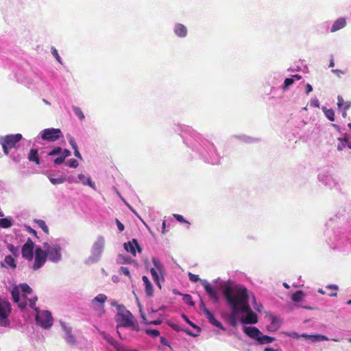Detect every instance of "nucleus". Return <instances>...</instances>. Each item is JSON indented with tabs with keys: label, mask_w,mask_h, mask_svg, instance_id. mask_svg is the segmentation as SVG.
I'll return each mask as SVG.
<instances>
[{
	"label": "nucleus",
	"mask_w": 351,
	"mask_h": 351,
	"mask_svg": "<svg viewBox=\"0 0 351 351\" xmlns=\"http://www.w3.org/2000/svg\"><path fill=\"white\" fill-rule=\"evenodd\" d=\"M116 223L117 226V228L120 232L123 231L124 230V226L123 223H121L117 219H116Z\"/></svg>",
	"instance_id": "obj_56"
},
{
	"label": "nucleus",
	"mask_w": 351,
	"mask_h": 351,
	"mask_svg": "<svg viewBox=\"0 0 351 351\" xmlns=\"http://www.w3.org/2000/svg\"><path fill=\"white\" fill-rule=\"evenodd\" d=\"M293 82L294 80L293 78H286L282 87L283 90H287L289 87L293 84Z\"/></svg>",
	"instance_id": "obj_39"
},
{
	"label": "nucleus",
	"mask_w": 351,
	"mask_h": 351,
	"mask_svg": "<svg viewBox=\"0 0 351 351\" xmlns=\"http://www.w3.org/2000/svg\"><path fill=\"white\" fill-rule=\"evenodd\" d=\"M64 241L58 239L43 244V247H36L35 249L34 261L32 263L31 268L36 271L41 268L48 259L49 261L57 263L61 261L62 245Z\"/></svg>",
	"instance_id": "obj_3"
},
{
	"label": "nucleus",
	"mask_w": 351,
	"mask_h": 351,
	"mask_svg": "<svg viewBox=\"0 0 351 351\" xmlns=\"http://www.w3.org/2000/svg\"><path fill=\"white\" fill-rule=\"evenodd\" d=\"M346 18H339L337 19L332 25L330 27V32L334 33L338 30L343 29L346 25Z\"/></svg>",
	"instance_id": "obj_20"
},
{
	"label": "nucleus",
	"mask_w": 351,
	"mask_h": 351,
	"mask_svg": "<svg viewBox=\"0 0 351 351\" xmlns=\"http://www.w3.org/2000/svg\"><path fill=\"white\" fill-rule=\"evenodd\" d=\"M117 351H138V350L132 349L128 346L121 344Z\"/></svg>",
	"instance_id": "obj_49"
},
{
	"label": "nucleus",
	"mask_w": 351,
	"mask_h": 351,
	"mask_svg": "<svg viewBox=\"0 0 351 351\" xmlns=\"http://www.w3.org/2000/svg\"><path fill=\"white\" fill-rule=\"evenodd\" d=\"M64 159L65 158L62 156L60 155L59 157H58L57 158H56L54 160V162L56 165H60L64 161Z\"/></svg>",
	"instance_id": "obj_54"
},
{
	"label": "nucleus",
	"mask_w": 351,
	"mask_h": 351,
	"mask_svg": "<svg viewBox=\"0 0 351 351\" xmlns=\"http://www.w3.org/2000/svg\"><path fill=\"white\" fill-rule=\"evenodd\" d=\"M37 223L38 225V226L45 232V233H48L49 232V228L46 224V223L43 221V220H38L37 221Z\"/></svg>",
	"instance_id": "obj_40"
},
{
	"label": "nucleus",
	"mask_w": 351,
	"mask_h": 351,
	"mask_svg": "<svg viewBox=\"0 0 351 351\" xmlns=\"http://www.w3.org/2000/svg\"><path fill=\"white\" fill-rule=\"evenodd\" d=\"M210 323L211 324H213V326H215V327H217L223 330H225L226 328L222 326V324L218 321L217 320L215 317H213V318L210 319V320H209Z\"/></svg>",
	"instance_id": "obj_38"
},
{
	"label": "nucleus",
	"mask_w": 351,
	"mask_h": 351,
	"mask_svg": "<svg viewBox=\"0 0 351 351\" xmlns=\"http://www.w3.org/2000/svg\"><path fill=\"white\" fill-rule=\"evenodd\" d=\"M22 139L21 134H9L0 136V145H2L3 152L8 155L12 148L15 147L16 144Z\"/></svg>",
	"instance_id": "obj_9"
},
{
	"label": "nucleus",
	"mask_w": 351,
	"mask_h": 351,
	"mask_svg": "<svg viewBox=\"0 0 351 351\" xmlns=\"http://www.w3.org/2000/svg\"><path fill=\"white\" fill-rule=\"evenodd\" d=\"M51 53H52L53 56L56 58L57 61H58L60 63H61L62 62H61V58L59 56V54L58 53V51L56 50V48H54V47L51 48Z\"/></svg>",
	"instance_id": "obj_50"
},
{
	"label": "nucleus",
	"mask_w": 351,
	"mask_h": 351,
	"mask_svg": "<svg viewBox=\"0 0 351 351\" xmlns=\"http://www.w3.org/2000/svg\"><path fill=\"white\" fill-rule=\"evenodd\" d=\"M25 230L30 234H33L34 235L36 234V232L29 226H25Z\"/></svg>",
	"instance_id": "obj_63"
},
{
	"label": "nucleus",
	"mask_w": 351,
	"mask_h": 351,
	"mask_svg": "<svg viewBox=\"0 0 351 351\" xmlns=\"http://www.w3.org/2000/svg\"><path fill=\"white\" fill-rule=\"evenodd\" d=\"M106 300L107 296L101 293L91 300L90 306L97 315L101 316L105 313L104 304Z\"/></svg>",
	"instance_id": "obj_11"
},
{
	"label": "nucleus",
	"mask_w": 351,
	"mask_h": 351,
	"mask_svg": "<svg viewBox=\"0 0 351 351\" xmlns=\"http://www.w3.org/2000/svg\"><path fill=\"white\" fill-rule=\"evenodd\" d=\"M152 263L154 265V267L151 269V274L154 282L158 285L159 287H160V278L163 277V265L162 264L160 260L155 257L152 258Z\"/></svg>",
	"instance_id": "obj_13"
},
{
	"label": "nucleus",
	"mask_w": 351,
	"mask_h": 351,
	"mask_svg": "<svg viewBox=\"0 0 351 351\" xmlns=\"http://www.w3.org/2000/svg\"><path fill=\"white\" fill-rule=\"evenodd\" d=\"M49 179L53 184H62L64 182H66V178H64V177L53 178L49 176Z\"/></svg>",
	"instance_id": "obj_34"
},
{
	"label": "nucleus",
	"mask_w": 351,
	"mask_h": 351,
	"mask_svg": "<svg viewBox=\"0 0 351 351\" xmlns=\"http://www.w3.org/2000/svg\"><path fill=\"white\" fill-rule=\"evenodd\" d=\"M325 116L330 120L333 121L335 120V112L332 109H326L325 107L322 108Z\"/></svg>",
	"instance_id": "obj_31"
},
{
	"label": "nucleus",
	"mask_w": 351,
	"mask_h": 351,
	"mask_svg": "<svg viewBox=\"0 0 351 351\" xmlns=\"http://www.w3.org/2000/svg\"><path fill=\"white\" fill-rule=\"evenodd\" d=\"M8 249L14 256H18L19 254V247L14 246L12 244H8L7 245Z\"/></svg>",
	"instance_id": "obj_33"
},
{
	"label": "nucleus",
	"mask_w": 351,
	"mask_h": 351,
	"mask_svg": "<svg viewBox=\"0 0 351 351\" xmlns=\"http://www.w3.org/2000/svg\"><path fill=\"white\" fill-rule=\"evenodd\" d=\"M201 283L203 285L206 293L209 298L215 302L218 303L219 302V294L214 287L207 280H201Z\"/></svg>",
	"instance_id": "obj_16"
},
{
	"label": "nucleus",
	"mask_w": 351,
	"mask_h": 351,
	"mask_svg": "<svg viewBox=\"0 0 351 351\" xmlns=\"http://www.w3.org/2000/svg\"><path fill=\"white\" fill-rule=\"evenodd\" d=\"M348 236L346 232L341 229L335 230L327 240L330 247L332 249L340 250L346 245Z\"/></svg>",
	"instance_id": "obj_8"
},
{
	"label": "nucleus",
	"mask_w": 351,
	"mask_h": 351,
	"mask_svg": "<svg viewBox=\"0 0 351 351\" xmlns=\"http://www.w3.org/2000/svg\"><path fill=\"white\" fill-rule=\"evenodd\" d=\"M37 297L29 300V306L36 311V322L38 325L43 328H49L52 326L53 319L51 313L47 310H39L36 307Z\"/></svg>",
	"instance_id": "obj_5"
},
{
	"label": "nucleus",
	"mask_w": 351,
	"mask_h": 351,
	"mask_svg": "<svg viewBox=\"0 0 351 351\" xmlns=\"http://www.w3.org/2000/svg\"><path fill=\"white\" fill-rule=\"evenodd\" d=\"M239 138L241 141H243V142L247 143H254L258 141L256 138L247 136L245 135L240 136Z\"/></svg>",
	"instance_id": "obj_36"
},
{
	"label": "nucleus",
	"mask_w": 351,
	"mask_h": 351,
	"mask_svg": "<svg viewBox=\"0 0 351 351\" xmlns=\"http://www.w3.org/2000/svg\"><path fill=\"white\" fill-rule=\"evenodd\" d=\"M338 140L339 142L337 145V149L339 151L343 150L346 146L348 147V145L351 144L347 134H345L343 138H339Z\"/></svg>",
	"instance_id": "obj_25"
},
{
	"label": "nucleus",
	"mask_w": 351,
	"mask_h": 351,
	"mask_svg": "<svg viewBox=\"0 0 351 351\" xmlns=\"http://www.w3.org/2000/svg\"><path fill=\"white\" fill-rule=\"evenodd\" d=\"M182 132L186 145L197 153L205 162L212 165L219 164L221 156L213 143L203 138L200 134L189 126H183Z\"/></svg>",
	"instance_id": "obj_2"
},
{
	"label": "nucleus",
	"mask_w": 351,
	"mask_h": 351,
	"mask_svg": "<svg viewBox=\"0 0 351 351\" xmlns=\"http://www.w3.org/2000/svg\"><path fill=\"white\" fill-rule=\"evenodd\" d=\"M223 295L226 306L230 309L225 319L231 326L237 327L239 323L242 324L243 332L258 344H267L275 340L263 335L256 327L246 326L256 324L258 316L250 307V293L243 285L226 286Z\"/></svg>",
	"instance_id": "obj_1"
},
{
	"label": "nucleus",
	"mask_w": 351,
	"mask_h": 351,
	"mask_svg": "<svg viewBox=\"0 0 351 351\" xmlns=\"http://www.w3.org/2000/svg\"><path fill=\"white\" fill-rule=\"evenodd\" d=\"M61 326L65 332V339L69 343H73L75 341L74 337L71 335V328L67 326L65 323L61 322Z\"/></svg>",
	"instance_id": "obj_22"
},
{
	"label": "nucleus",
	"mask_w": 351,
	"mask_h": 351,
	"mask_svg": "<svg viewBox=\"0 0 351 351\" xmlns=\"http://www.w3.org/2000/svg\"><path fill=\"white\" fill-rule=\"evenodd\" d=\"M74 155L77 158L82 160V156L81 154L80 153V152L78 151L77 148L74 149Z\"/></svg>",
	"instance_id": "obj_60"
},
{
	"label": "nucleus",
	"mask_w": 351,
	"mask_h": 351,
	"mask_svg": "<svg viewBox=\"0 0 351 351\" xmlns=\"http://www.w3.org/2000/svg\"><path fill=\"white\" fill-rule=\"evenodd\" d=\"M32 292L31 287L27 284H21L14 287L12 291V296L15 303L18 304L21 309H24L29 304V300L27 299V295Z\"/></svg>",
	"instance_id": "obj_6"
},
{
	"label": "nucleus",
	"mask_w": 351,
	"mask_h": 351,
	"mask_svg": "<svg viewBox=\"0 0 351 351\" xmlns=\"http://www.w3.org/2000/svg\"><path fill=\"white\" fill-rule=\"evenodd\" d=\"M183 301L191 306L194 305V302L192 301V297L189 294H184L182 298Z\"/></svg>",
	"instance_id": "obj_42"
},
{
	"label": "nucleus",
	"mask_w": 351,
	"mask_h": 351,
	"mask_svg": "<svg viewBox=\"0 0 351 351\" xmlns=\"http://www.w3.org/2000/svg\"><path fill=\"white\" fill-rule=\"evenodd\" d=\"M12 307L10 303L5 298L0 297V326L7 327L10 325L9 316Z\"/></svg>",
	"instance_id": "obj_10"
},
{
	"label": "nucleus",
	"mask_w": 351,
	"mask_h": 351,
	"mask_svg": "<svg viewBox=\"0 0 351 351\" xmlns=\"http://www.w3.org/2000/svg\"><path fill=\"white\" fill-rule=\"evenodd\" d=\"M173 33L179 38H185L188 34L187 27L182 23H176L173 26Z\"/></svg>",
	"instance_id": "obj_19"
},
{
	"label": "nucleus",
	"mask_w": 351,
	"mask_h": 351,
	"mask_svg": "<svg viewBox=\"0 0 351 351\" xmlns=\"http://www.w3.org/2000/svg\"><path fill=\"white\" fill-rule=\"evenodd\" d=\"M114 319L117 322V333L121 339H128L126 336L122 335L120 330L121 328H129L134 331L139 330L134 316L123 305H117V313Z\"/></svg>",
	"instance_id": "obj_4"
},
{
	"label": "nucleus",
	"mask_w": 351,
	"mask_h": 351,
	"mask_svg": "<svg viewBox=\"0 0 351 351\" xmlns=\"http://www.w3.org/2000/svg\"><path fill=\"white\" fill-rule=\"evenodd\" d=\"M1 266L7 269H14L16 267V261L12 256L8 255L5 257L3 261L1 263Z\"/></svg>",
	"instance_id": "obj_21"
},
{
	"label": "nucleus",
	"mask_w": 351,
	"mask_h": 351,
	"mask_svg": "<svg viewBox=\"0 0 351 351\" xmlns=\"http://www.w3.org/2000/svg\"><path fill=\"white\" fill-rule=\"evenodd\" d=\"M306 339L312 342H320L328 340L327 337L322 335H308Z\"/></svg>",
	"instance_id": "obj_27"
},
{
	"label": "nucleus",
	"mask_w": 351,
	"mask_h": 351,
	"mask_svg": "<svg viewBox=\"0 0 351 351\" xmlns=\"http://www.w3.org/2000/svg\"><path fill=\"white\" fill-rule=\"evenodd\" d=\"M182 317L184 318V319L186 322V323H188L189 325H191V326H193V328H197V326L195 325L193 322H191L189 319L188 317L184 315H182Z\"/></svg>",
	"instance_id": "obj_59"
},
{
	"label": "nucleus",
	"mask_w": 351,
	"mask_h": 351,
	"mask_svg": "<svg viewBox=\"0 0 351 351\" xmlns=\"http://www.w3.org/2000/svg\"><path fill=\"white\" fill-rule=\"evenodd\" d=\"M204 315L208 321L214 317L213 314L209 310H206Z\"/></svg>",
	"instance_id": "obj_57"
},
{
	"label": "nucleus",
	"mask_w": 351,
	"mask_h": 351,
	"mask_svg": "<svg viewBox=\"0 0 351 351\" xmlns=\"http://www.w3.org/2000/svg\"><path fill=\"white\" fill-rule=\"evenodd\" d=\"M326 288L328 289H332L335 291H337L339 289L338 286L336 285H328L326 287Z\"/></svg>",
	"instance_id": "obj_62"
},
{
	"label": "nucleus",
	"mask_w": 351,
	"mask_h": 351,
	"mask_svg": "<svg viewBox=\"0 0 351 351\" xmlns=\"http://www.w3.org/2000/svg\"><path fill=\"white\" fill-rule=\"evenodd\" d=\"M252 298H253V307L258 312H261V309H262V306L261 304H258L256 303V299L254 298V295H252Z\"/></svg>",
	"instance_id": "obj_51"
},
{
	"label": "nucleus",
	"mask_w": 351,
	"mask_h": 351,
	"mask_svg": "<svg viewBox=\"0 0 351 351\" xmlns=\"http://www.w3.org/2000/svg\"><path fill=\"white\" fill-rule=\"evenodd\" d=\"M310 106L315 108L319 107V101L317 98H313L310 101Z\"/></svg>",
	"instance_id": "obj_52"
},
{
	"label": "nucleus",
	"mask_w": 351,
	"mask_h": 351,
	"mask_svg": "<svg viewBox=\"0 0 351 351\" xmlns=\"http://www.w3.org/2000/svg\"><path fill=\"white\" fill-rule=\"evenodd\" d=\"M189 280L191 281V282H196L197 281H200L201 282V279L199 278V276L198 275H196V274H193L191 272L189 273Z\"/></svg>",
	"instance_id": "obj_45"
},
{
	"label": "nucleus",
	"mask_w": 351,
	"mask_h": 351,
	"mask_svg": "<svg viewBox=\"0 0 351 351\" xmlns=\"http://www.w3.org/2000/svg\"><path fill=\"white\" fill-rule=\"evenodd\" d=\"M313 90V87L310 84L306 85V94L308 95Z\"/></svg>",
	"instance_id": "obj_61"
},
{
	"label": "nucleus",
	"mask_w": 351,
	"mask_h": 351,
	"mask_svg": "<svg viewBox=\"0 0 351 351\" xmlns=\"http://www.w3.org/2000/svg\"><path fill=\"white\" fill-rule=\"evenodd\" d=\"M173 217L179 222L186 223L188 226L190 225V223L186 220L182 215L179 214H173Z\"/></svg>",
	"instance_id": "obj_41"
},
{
	"label": "nucleus",
	"mask_w": 351,
	"mask_h": 351,
	"mask_svg": "<svg viewBox=\"0 0 351 351\" xmlns=\"http://www.w3.org/2000/svg\"><path fill=\"white\" fill-rule=\"evenodd\" d=\"M13 225V220L11 217H5L0 219V227L2 228H9Z\"/></svg>",
	"instance_id": "obj_28"
},
{
	"label": "nucleus",
	"mask_w": 351,
	"mask_h": 351,
	"mask_svg": "<svg viewBox=\"0 0 351 351\" xmlns=\"http://www.w3.org/2000/svg\"><path fill=\"white\" fill-rule=\"evenodd\" d=\"M69 144L71 145V147L74 149L75 148H77V143L75 141V139L73 137H70L69 139Z\"/></svg>",
	"instance_id": "obj_53"
},
{
	"label": "nucleus",
	"mask_w": 351,
	"mask_h": 351,
	"mask_svg": "<svg viewBox=\"0 0 351 351\" xmlns=\"http://www.w3.org/2000/svg\"><path fill=\"white\" fill-rule=\"evenodd\" d=\"M101 335L108 343L114 347L116 351L118 350L121 343H119L110 335L106 332H101Z\"/></svg>",
	"instance_id": "obj_23"
},
{
	"label": "nucleus",
	"mask_w": 351,
	"mask_h": 351,
	"mask_svg": "<svg viewBox=\"0 0 351 351\" xmlns=\"http://www.w3.org/2000/svg\"><path fill=\"white\" fill-rule=\"evenodd\" d=\"M269 320L270 323L267 326L268 331L274 332L280 328L282 322L279 317L271 315L269 316Z\"/></svg>",
	"instance_id": "obj_18"
},
{
	"label": "nucleus",
	"mask_w": 351,
	"mask_h": 351,
	"mask_svg": "<svg viewBox=\"0 0 351 351\" xmlns=\"http://www.w3.org/2000/svg\"><path fill=\"white\" fill-rule=\"evenodd\" d=\"M305 296L304 293L302 291H297L292 295V300L295 302H299L302 301Z\"/></svg>",
	"instance_id": "obj_30"
},
{
	"label": "nucleus",
	"mask_w": 351,
	"mask_h": 351,
	"mask_svg": "<svg viewBox=\"0 0 351 351\" xmlns=\"http://www.w3.org/2000/svg\"><path fill=\"white\" fill-rule=\"evenodd\" d=\"M317 178L319 182L330 188L335 187L337 184L335 176L327 170L322 171L318 174Z\"/></svg>",
	"instance_id": "obj_12"
},
{
	"label": "nucleus",
	"mask_w": 351,
	"mask_h": 351,
	"mask_svg": "<svg viewBox=\"0 0 351 351\" xmlns=\"http://www.w3.org/2000/svg\"><path fill=\"white\" fill-rule=\"evenodd\" d=\"M79 182H81L84 185H88L93 189H95V184L91 180L90 178H86L84 174H79L77 176Z\"/></svg>",
	"instance_id": "obj_24"
},
{
	"label": "nucleus",
	"mask_w": 351,
	"mask_h": 351,
	"mask_svg": "<svg viewBox=\"0 0 351 351\" xmlns=\"http://www.w3.org/2000/svg\"><path fill=\"white\" fill-rule=\"evenodd\" d=\"M119 272H120V274H124L125 276H127L129 277L130 276V273L129 269L126 267H121L119 269Z\"/></svg>",
	"instance_id": "obj_47"
},
{
	"label": "nucleus",
	"mask_w": 351,
	"mask_h": 351,
	"mask_svg": "<svg viewBox=\"0 0 351 351\" xmlns=\"http://www.w3.org/2000/svg\"><path fill=\"white\" fill-rule=\"evenodd\" d=\"M105 243L106 240L103 236L99 235L97 237L91 247L90 255L86 261L87 263L93 264L99 261L104 251Z\"/></svg>",
	"instance_id": "obj_7"
},
{
	"label": "nucleus",
	"mask_w": 351,
	"mask_h": 351,
	"mask_svg": "<svg viewBox=\"0 0 351 351\" xmlns=\"http://www.w3.org/2000/svg\"><path fill=\"white\" fill-rule=\"evenodd\" d=\"M332 72L333 73H335L338 77H341V74H344V72L343 71L339 69H332Z\"/></svg>",
	"instance_id": "obj_64"
},
{
	"label": "nucleus",
	"mask_w": 351,
	"mask_h": 351,
	"mask_svg": "<svg viewBox=\"0 0 351 351\" xmlns=\"http://www.w3.org/2000/svg\"><path fill=\"white\" fill-rule=\"evenodd\" d=\"M66 164L71 168H77L79 165L78 162L73 158L67 160Z\"/></svg>",
	"instance_id": "obj_43"
},
{
	"label": "nucleus",
	"mask_w": 351,
	"mask_h": 351,
	"mask_svg": "<svg viewBox=\"0 0 351 351\" xmlns=\"http://www.w3.org/2000/svg\"><path fill=\"white\" fill-rule=\"evenodd\" d=\"M146 333L153 337H156L160 335V332L155 329H147L145 330Z\"/></svg>",
	"instance_id": "obj_44"
},
{
	"label": "nucleus",
	"mask_w": 351,
	"mask_h": 351,
	"mask_svg": "<svg viewBox=\"0 0 351 351\" xmlns=\"http://www.w3.org/2000/svg\"><path fill=\"white\" fill-rule=\"evenodd\" d=\"M140 313H141V317H142L143 323H145L146 324H153V325H159V324H161V321L160 319H157V320H154V321H152V322H147V319L145 318V316L142 313V311H141V308H140Z\"/></svg>",
	"instance_id": "obj_35"
},
{
	"label": "nucleus",
	"mask_w": 351,
	"mask_h": 351,
	"mask_svg": "<svg viewBox=\"0 0 351 351\" xmlns=\"http://www.w3.org/2000/svg\"><path fill=\"white\" fill-rule=\"evenodd\" d=\"M131 261V258L123 255H119L117 257V262L120 264L128 263Z\"/></svg>",
	"instance_id": "obj_37"
},
{
	"label": "nucleus",
	"mask_w": 351,
	"mask_h": 351,
	"mask_svg": "<svg viewBox=\"0 0 351 351\" xmlns=\"http://www.w3.org/2000/svg\"><path fill=\"white\" fill-rule=\"evenodd\" d=\"M62 149L60 147L54 148L50 152H49V156H56V155H61Z\"/></svg>",
	"instance_id": "obj_46"
},
{
	"label": "nucleus",
	"mask_w": 351,
	"mask_h": 351,
	"mask_svg": "<svg viewBox=\"0 0 351 351\" xmlns=\"http://www.w3.org/2000/svg\"><path fill=\"white\" fill-rule=\"evenodd\" d=\"M40 136L43 140L53 142L62 136V132L57 128H47L40 132Z\"/></svg>",
	"instance_id": "obj_14"
},
{
	"label": "nucleus",
	"mask_w": 351,
	"mask_h": 351,
	"mask_svg": "<svg viewBox=\"0 0 351 351\" xmlns=\"http://www.w3.org/2000/svg\"><path fill=\"white\" fill-rule=\"evenodd\" d=\"M71 155V152L68 149H62L61 156H62L64 158L69 156Z\"/></svg>",
	"instance_id": "obj_58"
},
{
	"label": "nucleus",
	"mask_w": 351,
	"mask_h": 351,
	"mask_svg": "<svg viewBox=\"0 0 351 351\" xmlns=\"http://www.w3.org/2000/svg\"><path fill=\"white\" fill-rule=\"evenodd\" d=\"M73 112L75 113V114L80 120H84V118H85L84 114L82 110L79 107L73 106Z\"/></svg>",
	"instance_id": "obj_32"
},
{
	"label": "nucleus",
	"mask_w": 351,
	"mask_h": 351,
	"mask_svg": "<svg viewBox=\"0 0 351 351\" xmlns=\"http://www.w3.org/2000/svg\"><path fill=\"white\" fill-rule=\"evenodd\" d=\"M34 243L30 238H27L26 242L21 249L22 256L29 261H32L34 258Z\"/></svg>",
	"instance_id": "obj_15"
},
{
	"label": "nucleus",
	"mask_w": 351,
	"mask_h": 351,
	"mask_svg": "<svg viewBox=\"0 0 351 351\" xmlns=\"http://www.w3.org/2000/svg\"><path fill=\"white\" fill-rule=\"evenodd\" d=\"M287 335H288L289 337H292L293 339L300 338V334L295 332L287 333Z\"/></svg>",
	"instance_id": "obj_55"
},
{
	"label": "nucleus",
	"mask_w": 351,
	"mask_h": 351,
	"mask_svg": "<svg viewBox=\"0 0 351 351\" xmlns=\"http://www.w3.org/2000/svg\"><path fill=\"white\" fill-rule=\"evenodd\" d=\"M66 181L69 183H78L79 182V180H78L77 177H75L73 176H71L66 178Z\"/></svg>",
	"instance_id": "obj_48"
},
{
	"label": "nucleus",
	"mask_w": 351,
	"mask_h": 351,
	"mask_svg": "<svg viewBox=\"0 0 351 351\" xmlns=\"http://www.w3.org/2000/svg\"><path fill=\"white\" fill-rule=\"evenodd\" d=\"M142 280H143L144 285H145V292H146L147 295H152L153 293V287H152V285L151 282L149 281V278L147 276H143L142 277Z\"/></svg>",
	"instance_id": "obj_26"
},
{
	"label": "nucleus",
	"mask_w": 351,
	"mask_h": 351,
	"mask_svg": "<svg viewBox=\"0 0 351 351\" xmlns=\"http://www.w3.org/2000/svg\"><path fill=\"white\" fill-rule=\"evenodd\" d=\"M123 245L125 250L127 252H130L134 256H136V250H138V252H141V248L139 246L137 240L135 239H133L128 243H125Z\"/></svg>",
	"instance_id": "obj_17"
},
{
	"label": "nucleus",
	"mask_w": 351,
	"mask_h": 351,
	"mask_svg": "<svg viewBox=\"0 0 351 351\" xmlns=\"http://www.w3.org/2000/svg\"><path fill=\"white\" fill-rule=\"evenodd\" d=\"M28 159L30 161L34 162L36 164L38 165L40 163V160L38 158V150L36 149H32L28 154Z\"/></svg>",
	"instance_id": "obj_29"
}]
</instances>
